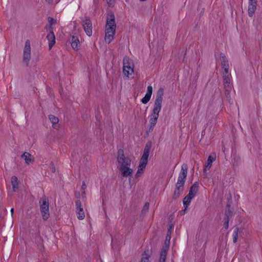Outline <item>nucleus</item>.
Masks as SVG:
<instances>
[{
  "label": "nucleus",
  "instance_id": "nucleus-1",
  "mask_svg": "<svg viewBox=\"0 0 262 262\" xmlns=\"http://www.w3.org/2000/svg\"><path fill=\"white\" fill-rule=\"evenodd\" d=\"M117 160L118 164L117 167L121 175L124 177H129L130 179V177L134 172V170L130 168L132 161L129 157L125 156L123 149L118 150Z\"/></svg>",
  "mask_w": 262,
  "mask_h": 262
},
{
  "label": "nucleus",
  "instance_id": "nucleus-2",
  "mask_svg": "<svg viewBox=\"0 0 262 262\" xmlns=\"http://www.w3.org/2000/svg\"><path fill=\"white\" fill-rule=\"evenodd\" d=\"M164 95V89L162 88L159 89L157 92L156 100L154 102V108L152 114L150 115L149 120V127L148 132L153 130L154 127L157 122L159 117V114L162 108V103L163 101V96Z\"/></svg>",
  "mask_w": 262,
  "mask_h": 262
},
{
  "label": "nucleus",
  "instance_id": "nucleus-3",
  "mask_svg": "<svg viewBox=\"0 0 262 262\" xmlns=\"http://www.w3.org/2000/svg\"><path fill=\"white\" fill-rule=\"evenodd\" d=\"M116 25L115 17L113 12L110 11L106 16V24L105 27V40L110 43L114 38L115 34Z\"/></svg>",
  "mask_w": 262,
  "mask_h": 262
},
{
  "label": "nucleus",
  "instance_id": "nucleus-4",
  "mask_svg": "<svg viewBox=\"0 0 262 262\" xmlns=\"http://www.w3.org/2000/svg\"><path fill=\"white\" fill-rule=\"evenodd\" d=\"M151 147V142H147L145 145L143 155L140 159L138 171L135 174V179H138L143 173V171L145 169L146 166L147 164L148 158L149 157Z\"/></svg>",
  "mask_w": 262,
  "mask_h": 262
},
{
  "label": "nucleus",
  "instance_id": "nucleus-5",
  "mask_svg": "<svg viewBox=\"0 0 262 262\" xmlns=\"http://www.w3.org/2000/svg\"><path fill=\"white\" fill-rule=\"evenodd\" d=\"M40 211L44 220H47L50 216L49 205L46 198L41 199L39 201Z\"/></svg>",
  "mask_w": 262,
  "mask_h": 262
},
{
  "label": "nucleus",
  "instance_id": "nucleus-6",
  "mask_svg": "<svg viewBox=\"0 0 262 262\" xmlns=\"http://www.w3.org/2000/svg\"><path fill=\"white\" fill-rule=\"evenodd\" d=\"M31 59V47L30 41L27 39L25 42V45L23 52V61L26 63L27 67L29 66Z\"/></svg>",
  "mask_w": 262,
  "mask_h": 262
},
{
  "label": "nucleus",
  "instance_id": "nucleus-7",
  "mask_svg": "<svg viewBox=\"0 0 262 262\" xmlns=\"http://www.w3.org/2000/svg\"><path fill=\"white\" fill-rule=\"evenodd\" d=\"M225 94L227 98H230V93L233 86L232 78H228L223 79Z\"/></svg>",
  "mask_w": 262,
  "mask_h": 262
},
{
  "label": "nucleus",
  "instance_id": "nucleus-8",
  "mask_svg": "<svg viewBox=\"0 0 262 262\" xmlns=\"http://www.w3.org/2000/svg\"><path fill=\"white\" fill-rule=\"evenodd\" d=\"M49 30V33L47 36V38L49 42V49L51 50L55 43V36L53 32V27L52 26H50Z\"/></svg>",
  "mask_w": 262,
  "mask_h": 262
},
{
  "label": "nucleus",
  "instance_id": "nucleus-9",
  "mask_svg": "<svg viewBox=\"0 0 262 262\" xmlns=\"http://www.w3.org/2000/svg\"><path fill=\"white\" fill-rule=\"evenodd\" d=\"M76 212L77 218L79 220H83L85 217V214L82 207V204L80 200H78L76 201Z\"/></svg>",
  "mask_w": 262,
  "mask_h": 262
},
{
  "label": "nucleus",
  "instance_id": "nucleus-10",
  "mask_svg": "<svg viewBox=\"0 0 262 262\" xmlns=\"http://www.w3.org/2000/svg\"><path fill=\"white\" fill-rule=\"evenodd\" d=\"M8 189V193L10 195L13 192H15L18 188L19 181H6Z\"/></svg>",
  "mask_w": 262,
  "mask_h": 262
},
{
  "label": "nucleus",
  "instance_id": "nucleus-11",
  "mask_svg": "<svg viewBox=\"0 0 262 262\" xmlns=\"http://www.w3.org/2000/svg\"><path fill=\"white\" fill-rule=\"evenodd\" d=\"M185 181H178L176 184V188L174 191L173 197L177 199L180 196L184 190V185Z\"/></svg>",
  "mask_w": 262,
  "mask_h": 262
},
{
  "label": "nucleus",
  "instance_id": "nucleus-12",
  "mask_svg": "<svg viewBox=\"0 0 262 262\" xmlns=\"http://www.w3.org/2000/svg\"><path fill=\"white\" fill-rule=\"evenodd\" d=\"M257 3V0H249L248 13L250 17H252L254 14Z\"/></svg>",
  "mask_w": 262,
  "mask_h": 262
},
{
  "label": "nucleus",
  "instance_id": "nucleus-13",
  "mask_svg": "<svg viewBox=\"0 0 262 262\" xmlns=\"http://www.w3.org/2000/svg\"><path fill=\"white\" fill-rule=\"evenodd\" d=\"M83 29L85 32L89 36H91L92 35V25L91 21L89 19H86L83 22L82 24Z\"/></svg>",
  "mask_w": 262,
  "mask_h": 262
},
{
  "label": "nucleus",
  "instance_id": "nucleus-14",
  "mask_svg": "<svg viewBox=\"0 0 262 262\" xmlns=\"http://www.w3.org/2000/svg\"><path fill=\"white\" fill-rule=\"evenodd\" d=\"M215 157H213L211 155H210L207 159V163L205 165V167L203 169V176L204 179H206L207 178V173L206 171L207 169H209V168L212 166V162L215 160Z\"/></svg>",
  "mask_w": 262,
  "mask_h": 262
},
{
  "label": "nucleus",
  "instance_id": "nucleus-15",
  "mask_svg": "<svg viewBox=\"0 0 262 262\" xmlns=\"http://www.w3.org/2000/svg\"><path fill=\"white\" fill-rule=\"evenodd\" d=\"M188 166L186 164H183L181 166V169L179 173L178 180H185L187 174Z\"/></svg>",
  "mask_w": 262,
  "mask_h": 262
},
{
  "label": "nucleus",
  "instance_id": "nucleus-16",
  "mask_svg": "<svg viewBox=\"0 0 262 262\" xmlns=\"http://www.w3.org/2000/svg\"><path fill=\"white\" fill-rule=\"evenodd\" d=\"M152 93V87L151 85L147 86V90L145 96L141 99V102L143 104H146L149 101Z\"/></svg>",
  "mask_w": 262,
  "mask_h": 262
},
{
  "label": "nucleus",
  "instance_id": "nucleus-17",
  "mask_svg": "<svg viewBox=\"0 0 262 262\" xmlns=\"http://www.w3.org/2000/svg\"><path fill=\"white\" fill-rule=\"evenodd\" d=\"M221 60V67L223 69H229V65L228 60L226 58L225 55L222 53L220 54Z\"/></svg>",
  "mask_w": 262,
  "mask_h": 262
},
{
  "label": "nucleus",
  "instance_id": "nucleus-18",
  "mask_svg": "<svg viewBox=\"0 0 262 262\" xmlns=\"http://www.w3.org/2000/svg\"><path fill=\"white\" fill-rule=\"evenodd\" d=\"M199 187V183L198 182H195L194 184L191 187L189 194H190L192 196L194 197L195 194L197 193Z\"/></svg>",
  "mask_w": 262,
  "mask_h": 262
},
{
  "label": "nucleus",
  "instance_id": "nucleus-19",
  "mask_svg": "<svg viewBox=\"0 0 262 262\" xmlns=\"http://www.w3.org/2000/svg\"><path fill=\"white\" fill-rule=\"evenodd\" d=\"M71 46L74 50H78L79 47L80 42L78 37L76 36H72L71 40Z\"/></svg>",
  "mask_w": 262,
  "mask_h": 262
},
{
  "label": "nucleus",
  "instance_id": "nucleus-20",
  "mask_svg": "<svg viewBox=\"0 0 262 262\" xmlns=\"http://www.w3.org/2000/svg\"><path fill=\"white\" fill-rule=\"evenodd\" d=\"M21 157L24 159L27 164H29L34 161V158H32V155L28 152H25L21 156Z\"/></svg>",
  "mask_w": 262,
  "mask_h": 262
},
{
  "label": "nucleus",
  "instance_id": "nucleus-21",
  "mask_svg": "<svg viewBox=\"0 0 262 262\" xmlns=\"http://www.w3.org/2000/svg\"><path fill=\"white\" fill-rule=\"evenodd\" d=\"M123 72L124 75L128 77L129 75H131L134 72L133 68L131 67L129 65H124Z\"/></svg>",
  "mask_w": 262,
  "mask_h": 262
},
{
  "label": "nucleus",
  "instance_id": "nucleus-22",
  "mask_svg": "<svg viewBox=\"0 0 262 262\" xmlns=\"http://www.w3.org/2000/svg\"><path fill=\"white\" fill-rule=\"evenodd\" d=\"M194 197L192 196L190 194H188L183 200V204L185 208H187L191 202V200Z\"/></svg>",
  "mask_w": 262,
  "mask_h": 262
},
{
  "label": "nucleus",
  "instance_id": "nucleus-23",
  "mask_svg": "<svg viewBox=\"0 0 262 262\" xmlns=\"http://www.w3.org/2000/svg\"><path fill=\"white\" fill-rule=\"evenodd\" d=\"M150 255L146 253V252H144L142 254V257L141 259V262H150L149 258H150Z\"/></svg>",
  "mask_w": 262,
  "mask_h": 262
},
{
  "label": "nucleus",
  "instance_id": "nucleus-24",
  "mask_svg": "<svg viewBox=\"0 0 262 262\" xmlns=\"http://www.w3.org/2000/svg\"><path fill=\"white\" fill-rule=\"evenodd\" d=\"M49 119L53 125L56 124L59 122L58 118L53 115H49Z\"/></svg>",
  "mask_w": 262,
  "mask_h": 262
},
{
  "label": "nucleus",
  "instance_id": "nucleus-25",
  "mask_svg": "<svg viewBox=\"0 0 262 262\" xmlns=\"http://www.w3.org/2000/svg\"><path fill=\"white\" fill-rule=\"evenodd\" d=\"M222 75L223 79L231 77V75L229 72V69H223Z\"/></svg>",
  "mask_w": 262,
  "mask_h": 262
},
{
  "label": "nucleus",
  "instance_id": "nucleus-26",
  "mask_svg": "<svg viewBox=\"0 0 262 262\" xmlns=\"http://www.w3.org/2000/svg\"><path fill=\"white\" fill-rule=\"evenodd\" d=\"M167 253L161 252L159 262H165Z\"/></svg>",
  "mask_w": 262,
  "mask_h": 262
},
{
  "label": "nucleus",
  "instance_id": "nucleus-27",
  "mask_svg": "<svg viewBox=\"0 0 262 262\" xmlns=\"http://www.w3.org/2000/svg\"><path fill=\"white\" fill-rule=\"evenodd\" d=\"M169 243H164L161 252L167 253L169 249Z\"/></svg>",
  "mask_w": 262,
  "mask_h": 262
},
{
  "label": "nucleus",
  "instance_id": "nucleus-28",
  "mask_svg": "<svg viewBox=\"0 0 262 262\" xmlns=\"http://www.w3.org/2000/svg\"><path fill=\"white\" fill-rule=\"evenodd\" d=\"M171 232L170 231V229H169L167 231V233L165 242H166L167 243H170V241L171 239Z\"/></svg>",
  "mask_w": 262,
  "mask_h": 262
},
{
  "label": "nucleus",
  "instance_id": "nucleus-29",
  "mask_svg": "<svg viewBox=\"0 0 262 262\" xmlns=\"http://www.w3.org/2000/svg\"><path fill=\"white\" fill-rule=\"evenodd\" d=\"M149 207V203L148 202H146L143 206V208L142 210V212L143 213H146L148 210Z\"/></svg>",
  "mask_w": 262,
  "mask_h": 262
},
{
  "label": "nucleus",
  "instance_id": "nucleus-30",
  "mask_svg": "<svg viewBox=\"0 0 262 262\" xmlns=\"http://www.w3.org/2000/svg\"><path fill=\"white\" fill-rule=\"evenodd\" d=\"M232 213L231 211H230L229 210L226 211L225 212L226 219H228V220H229L230 217H231L232 216Z\"/></svg>",
  "mask_w": 262,
  "mask_h": 262
},
{
  "label": "nucleus",
  "instance_id": "nucleus-31",
  "mask_svg": "<svg viewBox=\"0 0 262 262\" xmlns=\"http://www.w3.org/2000/svg\"><path fill=\"white\" fill-rule=\"evenodd\" d=\"M49 23L50 24V26H52L53 24H55L56 23V20L52 17H49Z\"/></svg>",
  "mask_w": 262,
  "mask_h": 262
},
{
  "label": "nucleus",
  "instance_id": "nucleus-32",
  "mask_svg": "<svg viewBox=\"0 0 262 262\" xmlns=\"http://www.w3.org/2000/svg\"><path fill=\"white\" fill-rule=\"evenodd\" d=\"M51 169L53 172H55L56 171V168L53 162H51L50 163Z\"/></svg>",
  "mask_w": 262,
  "mask_h": 262
},
{
  "label": "nucleus",
  "instance_id": "nucleus-33",
  "mask_svg": "<svg viewBox=\"0 0 262 262\" xmlns=\"http://www.w3.org/2000/svg\"><path fill=\"white\" fill-rule=\"evenodd\" d=\"M229 220H228V219H226L225 222V223H224V226H225V228L226 229L228 228V227H229Z\"/></svg>",
  "mask_w": 262,
  "mask_h": 262
},
{
  "label": "nucleus",
  "instance_id": "nucleus-34",
  "mask_svg": "<svg viewBox=\"0 0 262 262\" xmlns=\"http://www.w3.org/2000/svg\"><path fill=\"white\" fill-rule=\"evenodd\" d=\"M238 229L237 228H236L234 230V232H233V236L234 237H238Z\"/></svg>",
  "mask_w": 262,
  "mask_h": 262
},
{
  "label": "nucleus",
  "instance_id": "nucleus-35",
  "mask_svg": "<svg viewBox=\"0 0 262 262\" xmlns=\"http://www.w3.org/2000/svg\"><path fill=\"white\" fill-rule=\"evenodd\" d=\"M107 4L110 6L113 5L115 4V0H106Z\"/></svg>",
  "mask_w": 262,
  "mask_h": 262
},
{
  "label": "nucleus",
  "instance_id": "nucleus-36",
  "mask_svg": "<svg viewBox=\"0 0 262 262\" xmlns=\"http://www.w3.org/2000/svg\"><path fill=\"white\" fill-rule=\"evenodd\" d=\"M81 188L83 189V190H84L85 188H86V185L84 183V182L83 181V183H82V185L81 186Z\"/></svg>",
  "mask_w": 262,
  "mask_h": 262
},
{
  "label": "nucleus",
  "instance_id": "nucleus-37",
  "mask_svg": "<svg viewBox=\"0 0 262 262\" xmlns=\"http://www.w3.org/2000/svg\"><path fill=\"white\" fill-rule=\"evenodd\" d=\"M46 2H47L49 4H54V1L53 0H46Z\"/></svg>",
  "mask_w": 262,
  "mask_h": 262
},
{
  "label": "nucleus",
  "instance_id": "nucleus-38",
  "mask_svg": "<svg viewBox=\"0 0 262 262\" xmlns=\"http://www.w3.org/2000/svg\"><path fill=\"white\" fill-rule=\"evenodd\" d=\"M11 180L16 181L18 180H17V178L16 176H13L11 178Z\"/></svg>",
  "mask_w": 262,
  "mask_h": 262
},
{
  "label": "nucleus",
  "instance_id": "nucleus-39",
  "mask_svg": "<svg viewBox=\"0 0 262 262\" xmlns=\"http://www.w3.org/2000/svg\"><path fill=\"white\" fill-rule=\"evenodd\" d=\"M237 237L233 236V242L235 243L237 242Z\"/></svg>",
  "mask_w": 262,
  "mask_h": 262
},
{
  "label": "nucleus",
  "instance_id": "nucleus-40",
  "mask_svg": "<svg viewBox=\"0 0 262 262\" xmlns=\"http://www.w3.org/2000/svg\"><path fill=\"white\" fill-rule=\"evenodd\" d=\"M10 211H11V214L12 215V214H13V211H14V209H13V208H12L11 209V210H10Z\"/></svg>",
  "mask_w": 262,
  "mask_h": 262
},
{
  "label": "nucleus",
  "instance_id": "nucleus-41",
  "mask_svg": "<svg viewBox=\"0 0 262 262\" xmlns=\"http://www.w3.org/2000/svg\"><path fill=\"white\" fill-rule=\"evenodd\" d=\"M59 1L60 0H55V1H54V3L57 4Z\"/></svg>",
  "mask_w": 262,
  "mask_h": 262
}]
</instances>
